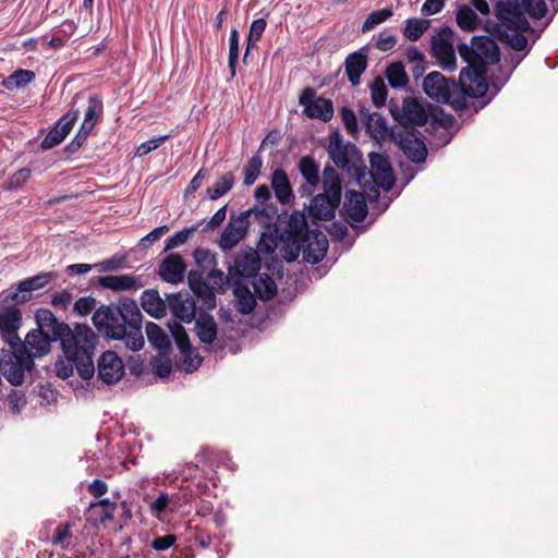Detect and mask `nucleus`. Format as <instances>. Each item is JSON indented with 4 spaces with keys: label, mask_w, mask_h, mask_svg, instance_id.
<instances>
[{
    "label": "nucleus",
    "mask_w": 558,
    "mask_h": 558,
    "mask_svg": "<svg viewBox=\"0 0 558 558\" xmlns=\"http://www.w3.org/2000/svg\"><path fill=\"white\" fill-rule=\"evenodd\" d=\"M327 151L338 168L357 179L363 174L361 158L356 146L351 143H345L339 132L330 134Z\"/></svg>",
    "instance_id": "0eeeda50"
},
{
    "label": "nucleus",
    "mask_w": 558,
    "mask_h": 558,
    "mask_svg": "<svg viewBox=\"0 0 558 558\" xmlns=\"http://www.w3.org/2000/svg\"><path fill=\"white\" fill-rule=\"evenodd\" d=\"M456 21L459 27L465 32L475 31L478 24L476 13L468 5H462L458 9Z\"/></svg>",
    "instance_id": "37998d69"
},
{
    "label": "nucleus",
    "mask_w": 558,
    "mask_h": 558,
    "mask_svg": "<svg viewBox=\"0 0 558 558\" xmlns=\"http://www.w3.org/2000/svg\"><path fill=\"white\" fill-rule=\"evenodd\" d=\"M299 171L304 179V183L299 187L302 197H310L314 194L320 182L319 166L313 156L307 155L300 159Z\"/></svg>",
    "instance_id": "aec40b11"
},
{
    "label": "nucleus",
    "mask_w": 558,
    "mask_h": 558,
    "mask_svg": "<svg viewBox=\"0 0 558 558\" xmlns=\"http://www.w3.org/2000/svg\"><path fill=\"white\" fill-rule=\"evenodd\" d=\"M270 186L280 204L288 205L294 198L289 177L283 169L277 168L272 171Z\"/></svg>",
    "instance_id": "cd10ccee"
},
{
    "label": "nucleus",
    "mask_w": 558,
    "mask_h": 558,
    "mask_svg": "<svg viewBox=\"0 0 558 558\" xmlns=\"http://www.w3.org/2000/svg\"><path fill=\"white\" fill-rule=\"evenodd\" d=\"M359 112L360 119L369 136L377 141L385 140L388 135L386 119L378 112H369L365 107H362Z\"/></svg>",
    "instance_id": "bb28decb"
},
{
    "label": "nucleus",
    "mask_w": 558,
    "mask_h": 558,
    "mask_svg": "<svg viewBox=\"0 0 558 558\" xmlns=\"http://www.w3.org/2000/svg\"><path fill=\"white\" fill-rule=\"evenodd\" d=\"M343 210L345 218L350 223L362 222L368 213L364 195L361 192L348 191L345 194Z\"/></svg>",
    "instance_id": "5701e85b"
},
{
    "label": "nucleus",
    "mask_w": 558,
    "mask_h": 558,
    "mask_svg": "<svg viewBox=\"0 0 558 558\" xmlns=\"http://www.w3.org/2000/svg\"><path fill=\"white\" fill-rule=\"evenodd\" d=\"M34 78L35 73L33 71L20 69L14 71L3 81V86L9 90H13L29 84Z\"/></svg>",
    "instance_id": "79ce46f5"
},
{
    "label": "nucleus",
    "mask_w": 558,
    "mask_h": 558,
    "mask_svg": "<svg viewBox=\"0 0 558 558\" xmlns=\"http://www.w3.org/2000/svg\"><path fill=\"white\" fill-rule=\"evenodd\" d=\"M247 216L248 213H240L236 216L232 214L230 216L229 222L219 240V246L222 251H230L245 238L250 226Z\"/></svg>",
    "instance_id": "2eb2a0df"
},
{
    "label": "nucleus",
    "mask_w": 558,
    "mask_h": 558,
    "mask_svg": "<svg viewBox=\"0 0 558 558\" xmlns=\"http://www.w3.org/2000/svg\"><path fill=\"white\" fill-rule=\"evenodd\" d=\"M399 146L404 153V155L414 163H422L426 160V145L416 135L412 133L401 135Z\"/></svg>",
    "instance_id": "c85d7f7f"
},
{
    "label": "nucleus",
    "mask_w": 558,
    "mask_h": 558,
    "mask_svg": "<svg viewBox=\"0 0 558 558\" xmlns=\"http://www.w3.org/2000/svg\"><path fill=\"white\" fill-rule=\"evenodd\" d=\"M88 492L95 497L100 498L108 492V485L105 481L100 478H95L89 485H88Z\"/></svg>",
    "instance_id": "774afa93"
},
{
    "label": "nucleus",
    "mask_w": 558,
    "mask_h": 558,
    "mask_svg": "<svg viewBox=\"0 0 558 558\" xmlns=\"http://www.w3.org/2000/svg\"><path fill=\"white\" fill-rule=\"evenodd\" d=\"M175 542L177 536L174 534H166L155 537L151 542V547L157 551H162L173 546Z\"/></svg>",
    "instance_id": "0e129e2a"
},
{
    "label": "nucleus",
    "mask_w": 558,
    "mask_h": 558,
    "mask_svg": "<svg viewBox=\"0 0 558 558\" xmlns=\"http://www.w3.org/2000/svg\"><path fill=\"white\" fill-rule=\"evenodd\" d=\"M170 137L169 134L161 135L155 138H150L144 143H142L137 149L135 155L138 157L146 156L147 154L151 153L153 150L157 149L159 146H161Z\"/></svg>",
    "instance_id": "6e6d98bb"
},
{
    "label": "nucleus",
    "mask_w": 558,
    "mask_h": 558,
    "mask_svg": "<svg viewBox=\"0 0 558 558\" xmlns=\"http://www.w3.org/2000/svg\"><path fill=\"white\" fill-rule=\"evenodd\" d=\"M344 68L348 81L352 86H357L361 82V75L367 68V56L363 49L348 54L344 60Z\"/></svg>",
    "instance_id": "c756f323"
},
{
    "label": "nucleus",
    "mask_w": 558,
    "mask_h": 558,
    "mask_svg": "<svg viewBox=\"0 0 558 558\" xmlns=\"http://www.w3.org/2000/svg\"><path fill=\"white\" fill-rule=\"evenodd\" d=\"M262 267L258 251L253 247H244L235 253L233 264L229 265V276L235 278L256 277Z\"/></svg>",
    "instance_id": "9b49d317"
},
{
    "label": "nucleus",
    "mask_w": 558,
    "mask_h": 558,
    "mask_svg": "<svg viewBox=\"0 0 558 558\" xmlns=\"http://www.w3.org/2000/svg\"><path fill=\"white\" fill-rule=\"evenodd\" d=\"M22 320L21 311L16 306H9L0 312V330L9 335L15 333Z\"/></svg>",
    "instance_id": "e433bc0d"
},
{
    "label": "nucleus",
    "mask_w": 558,
    "mask_h": 558,
    "mask_svg": "<svg viewBox=\"0 0 558 558\" xmlns=\"http://www.w3.org/2000/svg\"><path fill=\"white\" fill-rule=\"evenodd\" d=\"M386 77L392 88L404 87L408 84V75L401 62L391 63L386 70Z\"/></svg>",
    "instance_id": "a18cd8bd"
},
{
    "label": "nucleus",
    "mask_w": 558,
    "mask_h": 558,
    "mask_svg": "<svg viewBox=\"0 0 558 558\" xmlns=\"http://www.w3.org/2000/svg\"><path fill=\"white\" fill-rule=\"evenodd\" d=\"M57 339L69 363H73L80 377L84 380L95 374L94 355L98 341L97 335L86 324H75L57 327Z\"/></svg>",
    "instance_id": "7ed1b4c3"
},
{
    "label": "nucleus",
    "mask_w": 558,
    "mask_h": 558,
    "mask_svg": "<svg viewBox=\"0 0 558 558\" xmlns=\"http://www.w3.org/2000/svg\"><path fill=\"white\" fill-rule=\"evenodd\" d=\"M125 262V256L113 255L112 257L105 259L94 265L99 271L109 272L116 271L122 267Z\"/></svg>",
    "instance_id": "13d9d810"
},
{
    "label": "nucleus",
    "mask_w": 558,
    "mask_h": 558,
    "mask_svg": "<svg viewBox=\"0 0 558 558\" xmlns=\"http://www.w3.org/2000/svg\"><path fill=\"white\" fill-rule=\"evenodd\" d=\"M57 278V274L52 271L40 272L36 276L26 278L19 282L17 289L7 295L14 303H24L31 299L29 294L33 291L45 288L49 282Z\"/></svg>",
    "instance_id": "6ab92c4d"
},
{
    "label": "nucleus",
    "mask_w": 558,
    "mask_h": 558,
    "mask_svg": "<svg viewBox=\"0 0 558 558\" xmlns=\"http://www.w3.org/2000/svg\"><path fill=\"white\" fill-rule=\"evenodd\" d=\"M324 192L314 196L310 205V215L318 220H331L341 201V180L335 168L326 166L323 171Z\"/></svg>",
    "instance_id": "423d86ee"
},
{
    "label": "nucleus",
    "mask_w": 558,
    "mask_h": 558,
    "mask_svg": "<svg viewBox=\"0 0 558 558\" xmlns=\"http://www.w3.org/2000/svg\"><path fill=\"white\" fill-rule=\"evenodd\" d=\"M371 177L374 183L384 191H390L395 185V173L388 158L380 153L369 154Z\"/></svg>",
    "instance_id": "f3484780"
},
{
    "label": "nucleus",
    "mask_w": 558,
    "mask_h": 558,
    "mask_svg": "<svg viewBox=\"0 0 558 558\" xmlns=\"http://www.w3.org/2000/svg\"><path fill=\"white\" fill-rule=\"evenodd\" d=\"M392 14L393 11L390 8H384L380 10L373 11L364 21L362 25V32L365 33L373 29L375 26L390 19Z\"/></svg>",
    "instance_id": "09e8293b"
},
{
    "label": "nucleus",
    "mask_w": 558,
    "mask_h": 558,
    "mask_svg": "<svg viewBox=\"0 0 558 558\" xmlns=\"http://www.w3.org/2000/svg\"><path fill=\"white\" fill-rule=\"evenodd\" d=\"M432 54L444 70L456 69V52L452 43L442 36L432 40Z\"/></svg>",
    "instance_id": "393cba45"
},
{
    "label": "nucleus",
    "mask_w": 558,
    "mask_h": 558,
    "mask_svg": "<svg viewBox=\"0 0 558 558\" xmlns=\"http://www.w3.org/2000/svg\"><path fill=\"white\" fill-rule=\"evenodd\" d=\"M460 57L468 63L461 71H468L470 82L474 85L475 97H483L487 93L488 85L486 72L488 65H494L500 60L499 47L494 39L487 36H474L471 45L461 43L457 47Z\"/></svg>",
    "instance_id": "20e7f679"
},
{
    "label": "nucleus",
    "mask_w": 558,
    "mask_h": 558,
    "mask_svg": "<svg viewBox=\"0 0 558 558\" xmlns=\"http://www.w3.org/2000/svg\"><path fill=\"white\" fill-rule=\"evenodd\" d=\"M327 250V236L323 231L315 229L306 233L302 240L296 242L289 250H284V258L288 262H293L302 254L305 262L314 265L325 257Z\"/></svg>",
    "instance_id": "6e6552de"
},
{
    "label": "nucleus",
    "mask_w": 558,
    "mask_h": 558,
    "mask_svg": "<svg viewBox=\"0 0 558 558\" xmlns=\"http://www.w3.org/2000/svg\"><path fill=\"white\" fill-rule=\"evenodd\" d=\"M208 279L213 286L217 287L219 291L223 292L225 286H227L232 278L229 275L226 276L222 270L211 268L208 272Z\"/></svg>",
    "instance_id": "680f3d73"
},
{
    "label": "nucleus",
    "mask_w": 558,
    "mask_h": 558,
    "mask_svg": "<svg viewBox=\"0 0 558 558\" xmlns=\"http://www.w3.org/2000/svg\"><path fill=\"white\" fill-rule=\"evenodd\" d=\"M316 90L312 87L303 89L299 97V104L303 107V113L310 119H319L324 122L331 120L333 104L330 99L315 97Z\"/></svg>",
    "instance_id": "9d476101"
},
{
    "label": "nucleus",
    "mask_w": 558,
    "mask_h": 558,
    "mask_svg": "<svg viewBox=\"0 0 558 558\" xmlns=\"http://www.w3.org/2000/svg\"><path fill=\"white\" fill-rule=\"evenodd\" d=\"M234 185V175L228 172L220 177L213 186L206 190L209 199L216 201L226 195Z\"/></svg>",
    "instance_id": "ea45409f"
},
{
    "label": "nucleus",
    "mask_w": 558,
    "mask_h": 558,
    "mask_svg": "<svg viewBox=\"0 0 558 558\" xmlns=\"http://www.w3.org/2000/svg\"><path fill=\"white\" fill-rule=\"evenodd\" d=\"M234 294L238 299V310L242 314H251L256 306V300L247 287L235 281Z\"/></svg>",
    "instance_id": "4c0bfd02"
},
{
    "label": "nucleus",
    "mask_w": 558,
    "mask_h": 558,
    "mask_svg": "<svg viewBox=\"0 0 558 558\" xmlns=\"http://www.w3.org/2000/svg\"><path fill=\"white\" fill-rule=\"evenodd\" d=\"M244 213H248L247 220L251 223L252 220L257 221L259 225L268 227L272 223L274 218L277 214L276 208L272 206L269 207H254Z\"/></svg>",
    "instance_id": "49530a36"
},
{
    "label": "nucleus",
    "mask_w": 558,
    "mask_h": 558,
    "mask_svg": "<svg viewBox=\"0 0 558 558\" xmlns=\"http://www.w3.org/2000/svg\"><path fill=\"white\" fill-rule=\"evenodd\" d=\"M195 332L201 342L213 344L218 333V327L214 317L207 314H201L195 320Z\"/></svg>",
    "instance_id": "72a5a7b5"
},
{
    "label": "nucleus",
    "mask_w": 558,
    "mask_h": 558,
    "mask_svg": "<svg viewBox=\"0 0 558 558\" xmlns=\"http://www.w3.org/2000/svg\"><path fill=\"white\" fill-rule=\"evenodd\" d=\"M197 231V227L184 228L166 240L165 251H171L184 244L189 238Z\"/></svg>",
    "instance_id": "5fc2aeb1"
},
{
    "label": "nucleus",
    "mask_w": 558,
    "mask_h": 558,
    "mask_svg": "<svg viewBox=\"0 0 558 558\" xmlns=\"http://www.w3.org/2000/svg\"><path fill=\"white\" fill-rule=\"evenodd\" d=\"M0 364V372L7 380L13 386H20L24 381L25 371H31L34 365L26 363V356L22 354L13 344L12 350L8 351Z\"/></svg>",
    "instance_id": "4468645a"
},
{
    "label": "nucleus",
    "mask_w": 558,
    "mask_h": 558,
    "mask_svg": "<svg viewBox=\"0 0 558 558\" xmlns=\"http://www.w3.org/2000/svg\"><path fill=\"white\" fill-rule=\"evenodd\" d=\"M31 178V170L28 168H22L17 170L9 180L8 189L15 190L21 187Z\"/></svg>",
    "instance_id": "e2e57ef3"
},
{
    "label": "nucleus",
    "mask_w": 558,
    "mask_h": 558,
    "mask_svg": "<svg viewBox=\"0 0 558 558\" xmlns=\"http://www.w3.org/2000/svg\"><path fill=\"white\" fill-rule=\"evenodd\" d=\"M84 120L81 125L93 130L97 122L101 119L104 112L102 99L98 94H92L85 102Z\"/></svg>",
    "instance_id": "f704fd0d"
},
{
    "label": "nucleus",
    "mask_w": 558,
    "mask_h": 558,
    "mask_svg": "<svg viewBox=\"0 0 558 558\" xmlns=\"http://www.w3.org/2000/svg\"><path fill=\"white\" fill-rule=\"evenodd\" d=\"M390 112L393 119L404 128L424 125L429 117L426 106L412 97L404 98L400 108L391 101Z\"/></svg>",
    "instance_id": "1a4fd4ad"
},
{
    "label": "nucleus",
    "mask_w": 558,
    "mask_h": 558,
    "mask_svg": "<svg viewBox=\"0 0 558 558\" xmlns=\"http://www.w3.org/2000/svg\"><path fill=\"white\" fill-rule=\"evenodd\" d=\"M340 118L347 132L354 135L359 130L357 119L354 111L348 107H342L340 110Z\"/></svg>",
    "instance_id": "4d7b16f0"
},
{
    "label": "nucleus",
    "mask_w": 558,
    "mask_h": 558,
    "mask_svg": "<svg viewBox=\"0 0 558 558\" xmlns=\"http://www.w3.org/2000/svg\"><path fill=\"white\" fill-rule=\"evenodd\" d=\"M168 308L175 318L183 323L190 324L195 319V301L187 292L168 295Z\"/></svg>",
    "instance_id": "412c9836"
},
{
    "label": "nucleus",
    "mask_w": 558,
    "mask_h": 558,
    "mask_svg": "<svg viewBox=\"0 0 558 558\" xmlns=\"http://www.w3.org/2000/svg\"><path fill=\"white\" fill-rule=\"evenodd\" d=\"M96 299L92 296L80 298L74 304V312L81 316H86L96 307Z\"/></svg>",
    "instance_id": "052dcab7"
},
{
    "label": "nucleus",
    "mask_w": 558,
    "mask_h": 558,
    "mask_svg": "<svg viewBox=\"0 0 558 558\" xmlns=\"http://www.w3.org/2000/svg\"><path fill=\"white\" fill-rule=\"evenodd\" d=\"M143 315L134 300L122 298L117 304L99 306L92 317L94 326L105 337L123 340L125 347L136 352L144 347Z\"/></svg>",
    "instance_id": "f257e3e1"
},
{
    "label": "nucleus",
    "mask_w": 558,
    "mask_h": 558,
    "mask_svg": "<svg viewBox=\"0 0 558 558\" xmlns=\"http://www.w3.org/2000/svg\"><path fill=\"white\" fill-rule=\"evenodd\" d=\"M546 13L547 5L544 0L499 1L495 8V15L498 20L497 36L512 49L522 51L527 47V39L522 33L531 29L525 14L538 20Z\"/></svg>",
    "instance_id": "f03ea898"
},
{
    "label": "nucleus",
    "mask_w": 558,
    "mask_h": 558,
    "mask_svg": "<svg viewBox=\"0 0 558 558\" xmlns=\"http://www.w3.org/2000/svg\"><path fill=\"white\" fill-rule=\"evenodd\" d=\"M125 374L122 359L111 350L105 351L97 362V377L104 384L111 386L119 383Z\"/></svg>",
    "instance_id": "ddd939ff"
},
{
    "label": "nucleus",
    "mask_w": 558,
    "mask_h": 558,
    "mask_svg": "<svg viewBox=\"0 0 558 558\" xmlns=\"http://www.w3.org/2000/svg\"><path fill=\"white\" fill-rule=\"evenodd\" d=\"M98 283L100 287L112 291L138 290L144 286L138 278L130 274L99 277Z\"/></svg>",
    "instance_id": "7c9ffc66"
},
{
    "label": "nucleus",
    "mask_w": 558,
    "mask_h": 558,
    "mask_svg": "<svg viewBox=\"0 0 558 558\" xmlns=\"http://www.w3.org/2000/svg\"><path fill=\"white\" fill-rule=\"evenodd\" d=\"M185 263L181 255L170 254L159 265L158 274L161 279L169 283H179L185 274Z\"/></svg>",
    "instance_id": "4be33fe9"
},
{
    "label": "nucleus",
    "mask_w": 558,
    "mask_h": 558,
    "mask_svg": "<svg viewBox=\"0 0 558 558\" xmlns=\"http://www.w3.org/2000/svg\"><path fill=\"white\" fill-rule=\"evenodd\" d=\"M240 34L238 29L232 28L229 38V68L231 71V76L233 77L236 72V63L239 58L240 50Z\"/></svg>",
    "instance_id": "8fccbe9b"
},
{
    "label": "nucleus",
    "mask_w": 558,
    "mask_h": 558,
    "mask_svg": "<svg viewBox=\"0 0 558 558\" xmlns=\"http://www.w3.org/2000/svg\"><path fill=\"white\" fill-rule=\"evenodd\" d=\"M263 167V158L260 155L255 154L250 158L247 163L243 168V184L250 186L255 183L260 174Z\"/></svg>",
    "instance_id": "c03bdc74"
},
{
    "label": "nucleus",
    "mask_w": 558,
    "mask_h": 558,
    "mask_svg": "<svg viewBox=\"0 0 558 558\" xmlns=\"http://www.w3.org/2000/svg\"><path fill=\"white\" fill-rule=\"evenodd\" d=\"M141 305L143 310L155 318H161L166 315L168 302L166 303L159 295L157 290H145L141 296Z\"/></svg>",
    "instance_id": "473e14b6"
},
{
    "label": "nucleus",
    "mask_w": 558,
    "mask_h": 558,
    "mask_svg": "<svg viewBox=\"0 0 558 558\" xmlns=\"http://www.w3.org/2000/svg\"><path fill=\"white\" fill-rule=\"evenodd\" d=\"M169 328L174 339V342L181 353L184 355L182 366L186 372L196 371L202 364V356L198 353L194 354V351L191 347L190 338L184 329V327L178 323H169Z\"/></svg>",
    "instance_id": "dca6fc26"
},
{
    "label": "nucleus",
    "mask_w": 558,
    "mask_h": 558,
    "mask_svg": "<svg viewBox=\"0 0 558 558\" xmlns=\"http://www.w3.org/2000/svg\"><path fill=\"white\" fill-rule=\"evenodd\" d=\"M52 341H56L53 336L44 330L33 329L16 349L26 356L28 365H34V359L41 357L50 352Z\"/></svg>",
    "instance_id": "f8f14e48"
},
{
    "label": "nucleus",
    "mask_w": 558,
    "mask_h": 558,
    "mask_svg": "<svg viewBox=\"0 0 558 558\" xmlns=\"http://www.w3.org/2000/svg\"><path fill=\"white\" fill-rule=\"evenodd\" d=\"M154 373L159 377H167L172 371V365L169 360H154L151 362Z\"/></svg>",
    "instance_id": "69168bd1"
},
{
    "label": "nucleus",
    "mask_w": 558,
    "mask_h": 558,
    "mask_svg": "<svg viewBox=\"0 0 558 558\" xmlns=\"http://www.w3.org/2000/svg\"><path fill=\"white\" fill-rule=\"evenodd\" d=\"M429 23L426 20L422 19H408L405 21V27L403 31L404 36L411 40L415 41L421 38V36L427 29Z\"/></svg>",
    "instance_id": "de8ad7c7"
},
{
    "label": "nucleus",
    "mask_w": 558,
    "mask_h": 558,
    "mask_svg": "<svg viewBox=\"0 0 558 558\" xmlns=\"http://www.w3.org/2000/svg\"><path fill=\"white\" fill-rule=\"evenodd\" d=\"M80 116V109H71L64 113L49 131V133L41 141L40 147L44 150L51 149L58 146L71 132L74 123Z\"/></svg>",
    "instance_id": "a211bd4d"
},
{
    "label": "nucleus",
    "mask_w": 558,
    "mask_h": 558,
    "mask_svg": "<svg viewBox=\"0 0 558 558\" xmlns=\"http://www.w3.org/2000/svg\"><path fill=\"white\" fill-rule=\"evenodd\" d=\"M169 231L168 226H160L158 228H155L153 231H150L148 234H146L144 238L141 239L140 245L143 248L150 247L155 242L159 241L160 238L166 234Z\"/></svg>",
    "instance_id": "bf43d9fd"
},
{
    "label": "nucleus",
    "mask_w": 558,
    "mask_h": 558,
    "mask_svg": "<svg viewBox=\"0 0 558 558\" xmlns=\"http://www.w3.org/2000/svg\"><path fill=\"white\" fill-rule=\"evenodd\" d=\"M266 25H267V23L264 19H257L252 22L251 27H250V33H248V36L246 39L247 44H246V49H245V53L243 57V61H246V58L250 53V49L253 46V44H255L256 41H258L260 39L263 33L265 32Z\"/></svg>",
    "instance_id": "3c124183"
},
{
    "label": "nucleus",
    "mask_w": 558,
    "mask_h": 558,
    "mask_svg": "<svg viewBox=\"0 0 558 558\" xmlns=\"http://www.w3.org/2000/svg\"><path fill=\"white\" fill-rule=\"evenodd\" d=\"M145 331L150 345L158 350L160 354H168L170 352V339L157 324L153 322L147 323Z\"/></svg>",
    "instance_id": "c9c22d12"
},
{
    "label": "nucleus",
    "mask_w": 558,
    "mask_h": 558,
    "mask_svg": "<svg viewBox=\"0 0 558 558\" xmlns=\"http://www.w3.org/2000/svg\"><path fill=\"white\" fill-rule=\"evenodd\" d=\"M446 0H425L422 5V13L424 15H434L439 13L445 7Z\"/></svg>",
    "instance_id": "338daca9"
},
{
    "label": "nucleus",
    "mask_w": 558,
    "mask_h": 558,
    "mask_svg": "<svg viewBox=\"0 0 558 558\" xmlns=\"http://www.w3.org/2000/svg\"><path fill=\"white\" fill-rule=\"evenodd\" d=\"M36 320L38 324V328L36 330H44L48 332L50 336H53L54 340H58L57 327L60 325H66L65 323L58 322L53 314L48 310H39L36 313Z\"/></svg>",
    "instance_id": "a19ab883"
},
{
    "label": "nucleus",
    "mask_w": 558,
    "mask_h": 558,
    "mask_svg": "<svg viewBox=\"0 0 558 558\" xmlns=\"http://www.w3.org/2000/svg\"><path fill=\"white\" fill-rule=\"evenodd\" d=\"M371 96L374 106L380 108L387 99V87L383 77L377 76L371 84Z\"/></svg>",
    "instance_id": "603ef678"
},
{
    "label": "nucleus",
    "mask_w": 558,
    "mask_h": 558,
    "mask_svg": "<svg viewBox=\"0 0 558 558\" xmlns=\"http://www.w3.org/2000/svg\"><path fill=\"white\" fill-rule=\"evenodd\" d=\"M253 287H254L255 293L262 300H265V301L272 299L277 292V286H276L274 279L267 274L258 276L254 280Z\"/></svg>",
    "instance_id": "58836bf2"
},
{
    "label": "nucleus",
    "mask_w": 558,
    "mask_h": 558,
    "mask_svg": "<svg viewBox=\"0 0 558 558\" xmlns=\"http://www.w3.org/2000/svg\"><path fill=\"white\" fill-rule=\"evenodd\" d=\"M308 232H312V230L308 229L305 215L301 211H293L283 231L287 241L286 250H289L292 245L302 240Z\"/></svg>",
    "instance_id": "b1692460"
},
{
    "label": "nucleus",
    "mask_w": 558,
    "mask_h": 558,
    "mask_svg": "<svg viewBox=\"0 0 558 558\" xmlns=\"http://www.w3.org/2000/svg\"><path fill=\"white\" fill-rule=\"evenodd\" d=\"M117 508L118 505L113 501H110L108 498L93 501L88 506V512L90 514L89 521L95 525L105 524L109 521H112Z\"/></svg>",
    "instance_id": "2f4dec72"
},
{
    "label": "nucleus",
    "mask_w": 558,
    "mask_h": 558,
    "mask_svg": "<svg viewBox=\"0 0 558 558\" xmlns=\"http://www.w3.org/2000/svg\"><path fill=\"white\" fill-rule=\"evenodd\" d=\"M189 286L194 294L202 300L207 310L216 307V295L213 288L204 280L202 272L191 270L187 276Z\"/></svg>",
    "instance_id": "a878e982"
},
{
    "label": "nucleus",
    "mask_w": 558,
    "mask_h": 558,
    "mask_svg": "<svg viewBox=\"0 0 558 558\" xmlns=\"http://www.w3.org/2000/svg\"><path fill=\"white\" fill-rule=\"evenodd\" d=\"M194 259L203 271L210 270L217 265L216 255L208 248H196L194 251Z\"/></svg>",
    "instance_id": "864d4df0"
},
{
    "label": "nucleus",
    "mask_w": 558,
    "mask_h": 558,
    "mask_svg": "<svg viewBox=\"0 0 558 558\" xmlns=\"http://www.w3.org/2000/svg\"><path fill=\"white\" fill-rule=\"evenodd\" d=\"M473 86L468 71L460 72L459 82L448 80L437 71L427 74L423 81V89L430 99L450 105L456 111L465 109L469 98H476Z\"/></svg>",
    "instance_id": "39448f33"
}]
</instances>
